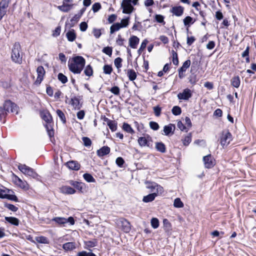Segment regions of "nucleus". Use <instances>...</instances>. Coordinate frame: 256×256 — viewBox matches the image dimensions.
<instances>
[{
	"instance_id": "nucleus-1",
	"label": "nucleus",
	"mask_w": 256,
	"mask_h": 256,
	"mask_svg": "<svg viewBox=\"0 0 256 256\" xmlns=\"http://www.w3.org/2000/svg\"><path fill=\"white\" fill-rule=\"evenodd\" d=\"M86 64V60L80 56H74L71 61L68 62L69 70L74 74H80L84 69Z\"/></svg>"
},
{
	"instance_id": "nucleus-2",
	"label": "nucleus",
	"mask_w": 256,
	"mask_h": 256,
	"mask_svg": "<svg viewBox=\"0 0 256 256\" xmlns=\"http://www.w3.org/2000/svg\"><path fill=\"white\" fill-rule=\"evenodd\" d=\"M21 46L18 42H16L12 50L11 58L13 62L20 64L22 61V53Z\"/></svg>"
},
{
	"instance_id": "nucleus-3",
	"label": "nucleus",
	"mask_w": 256,
	"mask_h": 256,
	"mask_svg": "<svg viewBox=\"0 0 256 256\" xmlns=\"http://www.w3.org/2000/svg\"><path fill=\"white\" fill-rule=\"evenodd\" d=\"M18 168V170L25 175L34 178H38L39 176L38 174L33 168L26 166L24 164H20Z\"/></svg>"
},
{
	"instance_id": "nucleus-4",
	"label": "nucleus",
	"mask_w": 256,
	"mask_h": 256,
	"mask_svg": "<svg viewBox=\"0 0 256 256\" xmlns=\"http://www.w3.org/2000/svg\"><path fill=\"white\" fill-rule=\"evenodd\" d=\"M143 135L144 136L139 137L138 140V144L141 147L147 146L151 148L152 142V137L148 134H143Z\"/></svg>"
},
{
	"instance_id": "nucleus-5",
	"label": "nucleus",
	"mask_w": 256,
	"mask_h": 256,
	"mask_svg": "<svg viewBox=\"0 0 256 256\" xmlns=\"http://www.w3.org/2000/svg\"><path fill=\"white\" fill-rule=\"evenodd\" d=\"M132 0H123L121 8L122 9V13L126 14H131L134 8L132 4Z\"/></svg>"
},
{
	"instance_id": "nucleus-6",
	"label": "nucleus",
	"mask_w": 256,
	"mask_h": 256,
	"mask_svg": "<svg viewBox=\"0 0 256 256\" xmlns=\"http://www.w3.org/2000/svg\"><path fill=\"white\" fill-rule=\"evenodd\" d=\"M232 140V135L230 132L227 131L222 132V136L220 138V143L222 147L227 146Z\"/></svg>"
},
{
	"instance_id": "nucleus-7",
	"label": "nucleus",
	"mask_w": 256,
	"mask_h": 256,
	"mask_svg": "<svg viewBox=\"0 0 256 256\" xmlns=\"http://www.w3.org/2000/svg\"><path fill=\"white\" fill-rule=\"evenodd\" d=\"M36 72L38 74V76L34 84L36 85H39L44 79V76L45 75L46 72L44 67L40 66L37 68Z\"/></svg>"
},
{
	"instance_id": "nucleus-8",
	"label": "nucleus",
	"mask_w": 256,
	"mask_h": 256,
	"mask_svg": "<svg viewBox=\"0 0 256 256\" xmlns=\"http://www.w3.org/2000/svg\"><path fill=\"white\" fill-rule=\"evenodd\" d=\"M204 166L207 168H212L215 165V160L211 154H208L203 157Z\"/></svg>"
},
{
	"instance_id": "nucleus-9",
	"label": "nucleus",
	"mask_w": 256,
	"mask_h": 256,
	"mask_svg": "<svg viewBox=\"0 0 256 256\" xmlns=\"http://www.w3.org/2000/svg\"><path fill=\"white\" fill-rule=\"evenodd\" d=\"M68 182L70 185L73 186L75 188L78 190L80 192L84 193V190L86 188V185L84 183L72 180H69Z\"/></svg>"
},
{
	"instance_id": "nucleus-10",
	"label": "nucleus",
	"mask_w": 256,
	"mask_h": 256,
	"mask_svg": "<svg viewBox=\"0 0 256 256\" xmlns=\"http://www.w3.org/2000/svg\"><path fill=\"white\" fill-rule=\"evenodd\" d=\"M192 96V91L188 88L184 89L182 92L179 93L177 96L178 100H188V99L190 98Z\"/></svg>"
},
{
	"instance_id": "nucleus-11",
	"label": "nucleus",
	"mask_w": 256,
	"mask_h": 256,
	"mask_svg": "<svg viewBox=\"0 0 256 256\" xmlns=\"http://www.w3.org/2000/svg\"><path fill=\"white\" fill-rule=\"evenodd\" d=\"M110 148L108 146H103L96 151L97 156L102 158L110 154Z\"/></svg>"
},
{
	"instance_id": "nucleus-12",
	"label": "nucleus",
	"mask_w": 256,
	"mask_h": 256,
	"mask_svg": "<svg viewBox=\"0 0 256 256\" xmlns=\"http://www.w3.org/2000/svg\"><path fill=\"white\" fill-rule=\"evenodd\" d=\"M5 223H8L12 226H18L20 224V220L16 218L14 216H5Z\"/></svg>"
},
{
	"instance_id": "nucleus-13",
	"label": "nucleus",
	"mask_w": 256,
	"mask_h": 256,
	"mask_svg": "<svg viewBox=\"0 0 256 256\" xmlns=\"http://www.w3.org/2000/svg\"><path fill=\"white\" fill-rule=\"evenodd\" d=\"M184 11V8L180 6H173L170 10V12L177 16H180L182 15Z\"/></svg>"
},
{
	"instance_id": "nucleus-14",
	"label": "nucleus",
	"mask_w": 256,
	"mask_h": 256,
	"mask_svg": "<svg viewBox=\"0 0 256 256\" xmlns=\"http://www.w3.org/2000/svg\"><path fill=\"white\" fill-rule=\"evenodd\" d=\"M60 190L61 193L66 194H74L76 192V190L74 188L67 186H62L60 188Z\"/></svg>"
},
{
	"instance_id": "nucleus-15",
	"label": "nucleus",
	"mask_w": 256,
	"mask_h": 256,
	"mask_svg": "<svg viewBox=\"0 0 256 256\" xmlns=\"http://www.w3.org/2000/svg\"><path fill=\"white\" fill-rule=\"evenodd\" d=\"M176 128L175 124H170L168 125L165 126L164 128V132L165 135L169 136L170 134H174V131Z\"/></svg>"
},
{
	"instance_id": "nucleus-16",
	"label": "nucleus",
	"mask_w": 256,
	"mask_h": 256,
	"mask_svg": "<svg viewBox=\"0 0 256 256\" xmlns=\"http://www.w3.org/2000/svg\"><path fill=\"white\" fill-rule=\"evenodd\" d=\"M67 166L70 170H80V165L76 161L72 160L66 162Z\"/></svg>"
},
{
	"instance_id": "nucleus-17",
	"label": "nucleus",
	"mask_w": 256,
	"mask_h": 256,
	"mask_svg": "<svg viewBox=\"0 0 256 256\" xmlns=\"http://www.w3.org/2000/svg\"><path fill=\"white\" fill-rule=\"evenodd\" d=\"M70 104L75 110H80L82 106V104H80L79 99L76 96L71 98Z\"/></svg>"
},
{
	"instance_id": "nucleus-18",
	"label": "nucleus",
	"mask_w": 256,
	"mask_h": 256,
	"mask_svg": "<svg viewBox=\"0 0 256 256\" xmlns=\"http://www.w3.org/2000/svg\"><path fill=\"white\" fill-rule=\"evenodd\" d=\"M139 38L135 36H132L129 39V46L132 48H136L139 42Z\"/></svg>"
},
{
	"instance_id": "nucleus-19",
	"label": "nucleus",
	"mask_w": 256,
	"mask_h": 256,
	"mask_svg": "<svg viewBox=\"0 0 256 256\" xmlns=\"http://www.w3.org/2000/svg\"><path fill=\"white\" fill-rule=\"evenodd\" d=\"M74 5V4H68L62 2V4L58 6V8L62 12H68L72 8Z\"/></svg>"
},
{
	"instance_id": "nucleus-20",
	"label": "nucleus",
	"mask_w": 256,
	"mask_h": 256,
	"mask_svg": "<svg viewBox=\"0 0 256 256\" xmlns=\"http://www.w3.org/2000/svg\"><path fill=\"white\" fill-rule=\"evenodd\" d=\"M54 122L53 120L46 123L45 127L46 129L48 134L50 138L53 137L54 136V131L53 129Z\"/></svg>"
},
{
	"instance_id": "nucleus-21",
	"label": "nucleus",
	"mask_w": 256,
	"mask_h": 256,
	"mask_svg": "<svg viewBox=\"0 0 256 256\" xmlns=\"http://www.w3.org/2000/svg\"><path fill=\"white\" fill-rule=\"evenodd\" d=\"M121 224L124 232H128L130 231L131 230L130 224L127 220L122 218L121 220Z\"/></svg>"
},
{
	"instance_id": "nucleus-22",
	"label": "nucleus",
	"mask_w": 256,
	"mask_h": 256,
	"mask_svg": "<svg viewBox=\"0 0 256 256\" xmlns=\"http://www.w3.org/2000/svg\"><path fill=\"white\" fill-rule=\"evenodd\" d=\"M157 196V193L152 192L148 194L147 196H144L142 198V201L144 202L148 203L150 202H152L155 199L156 197Z\"/></svg>"
},
{
	"instance_id": "nucleus-23",
	"label": "nucleus",
	"mask_w": 256,
	"mask_h": 256,
	"mask_svg": "<svg viewBox=\"0 0 256 256\" xmlns=\"http://www.w3.org/2000/svg\"><path fill=\"white\" fill-rule=\"evenodd\" d=\"M66 36L69 42H74L76 38V34L74 30L72 29L68 31L66 34Z\"/></svg>"
},
{
	"instance_id": "nucleus-24",
	"label": "nucleus",
	"mask_w": 256,
	"mask_h": 256,
	"mask_svg": "<svg viewBox=\"0 0 256 256\" xmlns=\"http://www.w3.org/2000/svg\"><path fill=\"white\" fill-rule=\"evenodd\" d=\"M62 248L66 251L72 250L76 248V243L68 242L62 245Z\"/></svg>"
},
{
	"instance_id": "nucleus-25",
	"label": "nucleus",
	"mask_w": 256,
	"mask_h": 256,
	"mask_svg": "<svg viewBox=\"0 0 256 256\" xmlns=\"http://www.w3.org/2000/svg\"><path fill=\"white\" fill-rule=\"evenodd\" d=\"M156 148L157 151L162 153H164L166 152V146L162 142H156Z\"/></svg>"
},
{
	"instance_id": "nucleus-26",
	"label": "nucleus",
	"mask_w": 256,
	"mask_h": 256,
	"mask_svg": "<svg viewBox=\"0 0 256 256\" xmlns=\"http://www.w3.org/2000/svg\"><path fill=\"white\" fill-rule=\"evenodd\" d=\"M231 84L234 88H238L240 84V78L238 76L233 77L231 80Z\"/></svg>"
},
{
	"instance_id": "nucleus-27",
	"label": "nucleus",
	"mask_w": 256,
	"mask_h": 256,
	"mask_svg": "<svg viewBox=\"0 0 256 256\" xmlns=\"http://www.w3.org/2000/svg\"><path fill=\"white\" fill-rule=\"evenodd\" d=\"M52 221L56 222L60 226H64L66 224V218L63 217H56L52 219Z\"/></svg>"
},
{
	"instance_id": "nucleus-28",
	"label": "nucleus",
	"mask_w": 256,
	"mask_h": 256,
	"mask_svg": "<svg viewBox=\"0 0 256 256\" xmlns=\"http://www.w3.org/2000/svg\"><path fill=\"white\" fill-rule=\"evenodd\" d=\"M35 239L40 244H48L50 243L49 240L44 236H36Z\"/></svg>"
},
{
	"instance_id": "nucleus-29",
	"label": "nucleus",
	"mask_w": 256,
	"mask_h": 256,
	"mask_svg": "<svg viewBox=\"0 0 256 256\" xmlns=\"http://www.w3.org/2000/svg\"><path fill=\"white\" fill-rule=\"evenodd\" d=\"M12 106V102L10 100H6L3 105V108L6 113L10 112Z\"/></svg>"
},
{
	"instance_id": "nucleus-30",
	"label": "nucleus",
	"mask_w": 256,
	"mask_h": 256,
	"mask_svg": "<svg viewBox=\"0 0 256 256\" xmlns=\"http://www.w3.org/2000/svg\"><path fill=\"white\" fill-rule=\"evenodd\" d=\"M127 75L130 81L136 80L137 76L136 72L133 69L128 70Z\"/></svg>"
},
{
	"instance_id": "nucleus-31",
	"label": "nucleus",
	"mask_w": 256,
	"mask_h": 256,
	"mask_svg": "<svg viewBox=\"0 0 256 256\" xmlns=\"http://www.w3.org/2000/svg\"><path fill=\"white\" fill-rule=\"evenodd\" d=\"M184 25L186 27H189L190 24H193L195 20L190 16H186L183 20Z\"/></svg>"
},
{
	"instance_id": "nucleus-32",
	"label": "nucleus",
	"mask_w": 256,
	"mask_h": 256,
	"mask_svg": "<svg viewBox=\"0 0 256 256\" xmlns=\"http://www.w3.org/2000/svg\"><path fill=\"white\" fill-rule=\"evenodd\" d=\"M122 129H123L124 130L125 132H127L128 133H130V134H133L134 133V131L132 128L131 127L130 125L128 123L124 122L123 124Z\"/></svg>"
},
{
	"instance_id": "nucleus-33",
	"label": "nucleus",
	"mask_w": 256,
	"mask_h": 256,
	"mask_svg": "<svg viewBox=\"0 0 256 256\" xmlns=\"http://www.w3.org/2000/svg\"><path fill=\"white\" fill-rule=\"evenodd\" d=\"M2 198H6L9 200L14 201L15 202H18V198L14 194H4Z\"/></svg>"
},
{
	"instance_id": "nucleus-34",
	"label": "nucleus",
	"mask_w": 256,
	"mask_h": 256,
	"mask_svg": "<svg viewBox=\"0 0 256 256\" xmlns=\"http://www.w3.org/2000/svg\"><path fill=\"white\" fill-rule=\"evenodd\" d=\"M14 182L18 186L20 187L24 188H26V183L22 182V180L18 176H14Z\"/></svg>"
},
{
	"instance_id": "nucleus-35",
	"label": "nucleus",
	"mask_w": 256,
	"mask_h": 256,
	"mask_svg": "<svg viewBox=\"0 0 256 256\" xmlns=\"http://www.w3.org/2000/svg\"><path fill=\"white\" fill-rule=\"evenodd\" d=\"M80 17L77 14H76L70 20L69 24L70 28H72L78 22Z\"/></svg>"
},
{
	"instance_id": "nucleus-36",
	"label": "nucleus",
	"mask_w": 256,
	"mask_h": 256,
	"mask_svg": "<svg viewBox=\"0 0 256 256\" xmlns=\"http://www.w3.org/2000/svg\"><path fill=\"white\" fill-rule=\"evenodd\" d=\"M121 28L122 26L119 22L114 23L110 28V33L112 34Z\"/></svg>"
},
{
	"instance_id": "nucleus-37",
	"label": "nucleus",
	"mask_w": 256,
	"mask_h": 256,
	"mask_svg": "<svg viewBox=\"0 0 256 256\" xmlns=\"http://www.w3.org/2000/svg\"><path fill=\"white\" fill-rule=\"evenodd\" d=\"M83 178L88 182H94L96 180L92 176L88 173H85L83 175Z\"/></svg>"
},
{
	"instance_id": "nucleus-38",
	"label": "nucleus",
	"mask_w": 256,
	"mask_h": 256,
	"mask_svg": "<svg viewBox=\"0 0 256 256\" xmlns=\"http://www.w3.org/2000/svg\"><path fill=\"white\" fill-rule=\"evenodd\" d=\"M146 188L150 190L151 192H154L157 186V184L154 182H146Z\"/></svg>"
},
{
	"instance_id": "nucleus-39",
	"label": "nucleus",
	"mask_w": 256,
	"mask_h": 256,
	"mask_svg": "<svg viewBox=\"0 0 256 256\" xmlns=\"http://www.w3.org/2000/svg\"><path fill=\"white\" fill-rule=\"evenodd\" d=\"M42 118L46 123L52 121V117L48 112L43 114Z\"/></svg>"
},
{
	"instance_id": "nucleus-40",
	"label": "nucleus",
	"mask_w": 256,
	"mask_h": 256,
	"mask_svg": "<svg viewBox=\"0 0 256 256\" xmlns=\"http://www.w3.org/2000/svg\"><path fill=\"white\" fill-rule=\"evenodd\" d=\"M84 74L88 76H90L93 74V70L90 64L86 66L84 70Z\"/></svg>"
},
{
	"instance_id": "nucleus-41",
	"label": "nucleus",
	"mask_w": 256,
	"mask_h": 256,
	"mask_svg": "<svg viewBox=\"0 0 256 256\" xmlns=\"http://www.w3.org/2000/svg\"><path fill=\"white\" fill-rule=\"evenodd\" d=\"M56 112L58 117L60 118V120H62V123L64 124H66V118L64 114L62 112V111L58 109L56 110Z\"/></svg>"
},
{
	"instance_id": "nucleus-42",
	"label": "nucleus",
	"mask_w": 256,
	"mask_h": 256,
	"mask_svg": "<svg viewBox=\"0 0 256 256\" xmlns=\"http://www.w3.org/2000/svg\"><path fill=\"white\" fill-rule=\"evenodd\" d=\"M107 124L112 132H114L116 130L117 122L115 121L110 120Z\"/></svg>"
},
{
	"instance_id": "nucleus-43",
	"label": "nucleus",
	"mask_w": 256,
	"mask_h": 256,
	"mask_svg": "<svg viewBox=\"0 0 256 256\" xmlns=\"http://www.w3.org/2000/svg\"><path fill=\"white\" fill-rule=\"evenodd\" d=\"M58 79L62 84H65L68 82V78L62 73H59L58 75Z\"/></svg>"
},
{
	"instance_id": "nucleus-44",
	"label": "nucleus",
	"mask_w": 256,
	"mask_h": 256,
	"mask_svg": "<svg viewBox=\"0 0 256 256\" xmlns=\"http://www.w3.org/2000/svg\"><path fill=\"white\" fill-rule=\"evenodd\" d=\"M4 206L13 212H16L18 210V207L12 204H8L7 202L4 203Z\"/></svg>"
},
{
	"instance_id": "nucleus-45",
	"label": "nucleus",
	"mask_w": 256,
	"mask_h": 256,
	"mask_svg": "<svg viewBox=\"0 0 256 256\" xmlns=\"http://www.w3.org/2000/svg\"><path fill=\"white\" fill-rule=\"evenodd\" d=\"M148 40L146 39L144 40L141 44L138 50V55H140L142 51L146 48Z\"/></svg>"
},
{
	"instance_id": "nucleus-46",
	"label": "nucleus",
	"mask_w": 256,
	"mask_h": 256,
	"mask_svg": "<svg viewBox=\"0 0 256 256\" xmlns=\"http://www.w3.org/2000/svg\"><path fill=\"white\" fill-rule=\"evenodd\" d=\"M192 141V134L189 133L188 136H186L182 140V143L184 146H187Z\"/></svg>"
},
{
	"instance_id": "nucleus-47",
	"label": "nucleus",
	"mask_w": 256,
	"mask_h": 256,
	"mask_svg": "<svg viewBox=\"0 0 256 256\" xmlns=\"http://www.w3.org/2000/svg\"><path fill=\"white\" fill-rule=\"evenodd\" d=\"M85 244L88 248H93L97 246L98 241L96 239H94L92 240H88L84 242Z\"/></svg>"
},
{
	"instance_id": "nucleus-48",
	"label": "nucleus",
	"mask_w": 256,
	"mask_h": 256,
	"mask_svg": "<svg viewBox=\"0 0 256 256\" xmlns=\"http://www.w3.org/2000/svg\"><path fill=\"white\" fill-rule=\"evenodd\" d=\"M172 62L174 64L178 66L179 62L178 54L174 50H172Z\"/></svg>"
},
{
	"instance_id": "nucleus-49",
	"label": "nucleus",
	"mask_w": 256,
	"mask_h": 256,
	"mask_svg": "<svg viewBox=\"0 0 256 256\" xmlns=\"http://www.w3.org/2000/svg\"><path fill=\"white\" fill-rule=\"evenodd\" d=\"M164 228L165 231L171 230L172 225L168 220L165 218L163 220Z\"/></svg>"
},
{
	"instance_id": "nucleus-50",
	"label": "nucleus",
	"mask_w": 256,
	"mask_h": 256,
	"mask_svg": "<svg viewBox=\"0 0 256 256\" xmlns=\"http://www.w3.org/2000/svg\"><path fill=\"white\" fill-rule=\"evenodd\" d=\"M104 72L106 74H110L112 71L111 65L105 64L103 67Z\"/></svg>"
},
{
	"instance_id": "nucleus-51",
	"label": "nucleus",
	"mask_w": 256,
	"mask_h": 256,
	"mask_svg": "<svg viewBox=\"0 0 256 256\" xmlns=\"http://www.w3.org/2000/svg\"><path fill=\"white\" fill-rule=\"evenodd\" d=\"M174 206L177 208H182L184 207V204L180 198H176L174 200Z\"/></svg>"
},
{
	"instance_id": "nucleus-52",
	"label": "nucleus",
	"mask_w": 256,
	"mask_h": 256,
	"mask_svg": "<svg viewBox=\"0 0 256 256\" xmlns=\"http://www.w3.org/2000/svg\"><path fill=\"white\" fill-rule=\"evenodd\" d=\"M172 112L174 116H178L182 113V109L179 106H174L172 110Z\"/></svg>"
},
{
	"instance_id": "nucleus-53",
	"label": "nucleus",
	"mask_w": 256,
	"mask_h": 256,
	"mask_svg": "<svg viewBox=\"0 0 256 256\" xmlns=\"http://www.w3.org/2000/svg\"><path fill=\"white\" fill-rule=\"evenodd\" d=\"M104 28L98 29L94 28L92 30V34L96 38H98L102 35L101 30H104Z\"/></svg>"
},
{
	"instance_id": "nucleus-54",
	"label": "nucleus",
	"mask_w": 256,
	"mask_h": 256,
	"mask_svg": "<svg viewBox=\"0 0 256 256\" xmlns=\"http://www.w3.org/2000/svg\"><path fill=\"white\" fill-rule=\"evenodd\" d=\"M102 52L105 54L108 55L109 56H111L112 52V47L108 46L104 47L102 49Z\"/></svg>"
},
{
	"instance_id": "nucleus-55",
	"label": "nucleus",
	"mask_w": 256,
	"mask_h": 256,
	"mask_svg": "<svg viewBox=\"0 0 256 256\" xmlns=\"http://www.w3.org/2000/svg\"><path fill=\"white\" fill-rule=\"evenodd\" d=\"M151 225L154 228H157L159 226V220L157 218H152L151 220Z\"/></svg>"
},
{
	"instance_id": "nucleus-56",
	"label": "nucleus",
	"mask_w": 256,
	"mask_h": 256,
	"mask_svg": "<svg viewBox=\"0 0 256 256\" xmlns=\"http://www.w3.org/2000/svg\"><path fill=\"white\" fill-rule=\"evenodd\" d=\"M130 17L128 16L124 18H123L121 20V22L120 23L122 26V28H126L129 24Z\"/></svg>"
},
{
	"instance_id": "nucleus-57",
	"label": "nucleus",
	"mask_w": 256,
	"mask_h": 256,
	"mask_svg": "<svg viewBox=\"0 0 256 256\" xmlns=\"http://www.w3.org/2000/svg\"><path fill=\"white\" fill-rule=\"evenodd\" d=\"M122 58L118 57L116 58L114 60V64L116 66V67L119 69L122 66Z\"/></svg>"
},
{
	"instance_id": "nucleus-58",
	"label": "nucleus",
	"mask_w": 256,
	"mask_h": 256,
	"mask_svg": "<svg viewBox=\"0 0 256 256\" xmlns=\"http://www.w3.org/2000/svg\"><path fill=\"white\" fill-rule=\"evenodd\" d=\"M10 0H2L0 2V8L6 10L8 6Z\"/></svg>"
},
{
	"instance_id": "nucleus-59",
	"label": "nucleus",
	"mask_w": 256,
	"mask_h": 256,
	"mask_svg": "<svg viewBox=\"0 0 256 256\" xmlns=\"http://www.w3.org/2000/svg\"><path fill=\"white\" fill-rule=\"evenodd\" d=\"M82 140L85 146L88 147L91 146L92 140L89 138L84 136L82 138Z\"/></svg>"
},
{
	"instance_id": "nucleus-60",
	"label": "nucleus",
	"mask_w": 256,
	"mask_h": 256,
	"mask_svg": "<svg viewBox=\"0 0 256 256\" xmlns=\"http://www.w3.org/2000/svg\"><path fill=\"white\" fill-rule=\"evenodd\" d=\"M77 256H96V255L92 252H86V251H82L79 252L77 254Z\"/></svg>"
},
{
	"instance_id": "nucleus-61",
	"label": "nucleus",
	"mask_w": 256,
	"mask_h": 256,
	"mask_svg": "<svg viewBox=\"0 0 256 256\" xmlns=\"http://www.w3.org/2000/svg\"><path fill=\"white\" fill-rule=\"evenodd\" d=\"M149 124L150 128L154 130H157L160 128V126L156 122H150Z\"/></svg>"
},
{
	"instance_id": "nucleus-62",
	"label": "nucleus",
	"mask_w": 256,
	"mask_h": 256,
	"mask_svg": "<svg viewBox=\"0 0 256 256\" xmlns=\"http://www.w3.org/2000/svg\"><path fill=\"white\" fill-rule=\"evenodd\" d=\"M102 8L100 2H95L92 6V10L94 12H98Z\"/></svg>"
},
{
	"instance_id": "nucleus-63",
	"label": "nucleus",
	"mask_w": 256,
	"mask_h": 256,
	"mask_svg": "<svg viewBox=\"0 0 256 256\" xmlns=\"http://www.w3.org/2000/svg\"><path fill=\"white\" fill-rule=\"evenodd\" d=\"M164 16L160 14H156L155 16V20L158 23H163L164 24Z\"/></svg>"
},
{
	"instance_id": "nucleus-64",
	"label": "nucleus",
	"mask_w": 256,
	"mask_h": 256,
	"mask_svg": "<svg viewBox=\"0 0 256 256\" xmlns=\"http://www.w3.org/2000/svg\"><path fill=\"white\" fill-rule=\"evenodd\" d=\"M110 90L114 95L118 96L120 94V90L118 86H114L112 87Z\"/></svg>"
}]
</instances>
